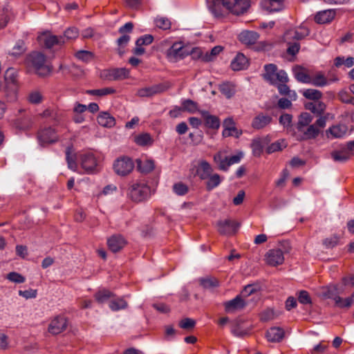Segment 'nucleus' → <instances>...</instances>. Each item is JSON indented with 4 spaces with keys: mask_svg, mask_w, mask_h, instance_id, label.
Segmentation results:
<instances>
[{
    "mask_svg": "<svg viewBox=\"0 0 354 354\" xmlns=\"http://www.w3.org/2000/svg\"><path fill=\"white\" fill-rule=\"evenodd\" d=\"M27 61L38 75L44 77L50 73V67L46 64V56L42 53L32 52L28 55Z\"/></svg>",
    "mask_w": 354,
    "mask_h": 354,
    "instance_id": "1",
    "label": "nucleus"
},
{
    "mask_svg": "<svg viewBox=\"0 0 354 354\" xmlns=\"http://www.w3.org/2000/svg\"><path fill=\"white\" fill-rule=\"evenodd\" d=\"M127 196L134 202H142L151 196V188L145 183L136 182L129 187Z\"/></svg>",
    "mask_w": 354,
    "mask_h": 354,
    "instance_id": "2",
    "label": "nucleus"
},
{
    "mask_svg": "<svg viewBox=\"0 0 354 354\" xmlns=\"http://www.w3.org/2000/svg\"><path fill=\"white\" fill-rule=\"evenodd\" d=\"M265 73L263 77L265 80L272 85H276L277 82L281 83H287L289 80L287 73L281 70L277 71V67L275 64H269L264 66Z\"/></svg>",
    "mask_w": 354,
    "mask_h": 354,
    "instance_id": "3",
    "label": "nucleus"
},
{
    "mask_svg": "<svg viewBox=\"0 0 354 354\" xmlns=\"http://www.w3.org/2000/svg\"><path fill=\"white\" fill-rule=\"evenodd\" d=\"M243 158L241 152L232 156H226L222 151H218L214 156V161L218 165L219 169L227 171L230 166L239 163Z\"/></svg>",
    "mask_w": 354,
    "mask_h": 354,
    "instance_id": "4",
    "label": "nucleus"
},
{
    "mask_svg": "<svg viewBox=\"0 0 354 354\" xmlns=\"http://www.w3.org/2000/svg\"><path fill=\"white\" fill-rule=\"evenodd\" d=\"M113 167L116 174L120 176H126L133 171L134 163L130 158L121 156L114 161Z\"/></svg>",
    "mask_w": 354,
    "mask_h": 354,
    "instance_id": "5",
    "label": "nucleus"
},
{
    "mask_svg": "<svg viewBox=\"0 0 354 354\" xmlns=\"http://www.w3.org/2000/svg\"><path fill=\"white\" fill-rule=\"evenodd\" d=\"M310 34V30L304 24L296 28L289 29L286 31L283 35L284 41L290 43L292 40H301Z\"/></svg>",
    "mask_w": 354,
    "mask_h": 354,
    "instance_id": "6",
    "label": "nucleus"
},
{
    "mask_svg": "<svg viewBox=\"0 0 354 354\" xmlns=\"http://www.w3.org/2000/svg\"><path fill=\"white\" fill-rule=\"evenodd\" d=\"M38 140L41 145L52 144L58 141L59 136L56 131L51 128H44L38 132Z\"/></svg>",
    "mask_w": 354,
    "mask_h": 354,
    "instance_id": "7",
    "label": "nucleus"
},
{
    "mask_svg": "<svg viewBox=\"0 0 354 354\" xmlns=\"http://www.w3.org/2000/svg\"><path fill=\"white\" fill-rule=\"evenodd\" d=\"M218 231L223 235H232L236 233L239 227V223L235 221L225 219L217 223Z\"/></svg>",
    "mask_w": 354,
    "mask_h": 354,
    "instance_id": "8",
    "label": "nucleus"
},
{
    "mask_svg": "<svg viewBox=\"0 0 354 354\" xmlns=\"http://www.w3.org/2000/svg\"><path fill=\"white\" fill-rule=\"evenodd\" d=\"M188 55L181 43H174L167 52V58L171 62L183 59Z\"/></svg>",
    "mask_w": 354,
    "mask_h": 354,
    "instance_id": "9",
    "label": "nucleus"
},
{
    "mask_svg": "<svg viewBox=\"0 0 354 354\" xmlns=\"http://www.w3.org/2000/svg\"><path fill=\"white\" fill-rule=\"evenodd\" d=\"M248 303V301L243 299L242 296L237 295L235 298L224 304L225 310L228 313H232L243 309Z\"/></svg>",
    "mask_w": 354,
    "mask_h": 354,
    "instance_id": "10",
    "label": "nucleus"
},
{
    "mask_svg": "<svg viewBox=\"0 0 354 354\" xmlns=\"http://www.w3.org/2000/svg\"><path fill=\"white\" fill-rule=\"evenodd\" d=\"M38 39L42 42L47 48H51L55 45H62L65 43L62 36L57 37L47 32H44L38 37Z\"/></svg>",
    "mask_w": 354,
    "mask_h": 354,
    "instance_id": "11",
    "label": "nucleus"
},
{
    "mask_svg": "<svg viewBox=\"0 0 354 354\" xmlns=\"http://www.w3.org/2000/svg\"><path fill=\"white\" fill-rule=\"evenodd\" d=\"M67 327V320L64 316H57L53 319L48 326V332L57 335L63 332Z\"/></svg>",
    "mask_w": 354,
    "mask_h": 354,
    "instance_id": "12",
    "label": "nucleus"
},
{
    "mask_svg": "<svg viewBox=\"0 0 354 354\" xmlns=\"http://www.w3.org/2000/svg\"><path fill=\"white\" fill-rule=\"evenodd\" d=\"M266 260L272 266L281 265L284 261L283 253L280 249L270 250L266 254Z\"/></svg>",
    "mask_w": 354,
    "mask_h": 354,
    "instance_id": "13",
    "label": "nucleus"
},
{
    "mask_svg": "<svg viewBox=\"0 0 354 354\" xmlns=\"http://www.w3.org/2000/svg\"><path fill=\"white\" fill-rule=\"evenodd\" d=\"M225 1H207V7L215 17H222L228 12Z\"/></svg>",
    "mask_w": 354,
    "mask_h": 354,
    "instance_id": "14",
    "label": "nucleus"
},
{
    "mask_svg": "<svg viewBox=\"0 0 354 354\" xmlns=\"http://www.w3.org/2000/svg\"><path fill=\"white\" fill-rule=\"evenodd\" d=\"M227 3L228 12L233 15H243L250 6V1H225Z\"/></svg>",
    "mask_w": 354,
    "mask_h": 354,
    "instance_id": "15",
    "label": "nucleus"
},
{
    "mask_svg": "<svg viewBox=\"0 0 354 354\" xmlns=\"http://www.w3.org/2000/svg\"><path fill=\"white\" fill-rule=\"evenodd\" d=\"M168 87L163 84H155L149 87L142 88L138 91L140 97H151L165 91Z\"/></svg>",
    "mask_w": 354,
    "mask_h": 354,
    "instance_id": "16",
    "label": "nucleus"
},
{
    "mask_svg": "<svg viewBox=\"0 0 354 354\" xmlns=\"http://www.w3.org/2000/svg\"><path fill=\"white\" fill-rule=\"evenodd\" d=\"M82 167L87 172H93L97 167V160L92 153H86L81 155Z\"/></svg>",
    "mask_w": 354,
    "mask_h": 354,
    "instance_id": "17",
    "label": "nucleus"
},
{
    "mask_svg": "<svg viewBox=\"0 0 354 354\" xmlns=\"http://www.w3.org/2000/svg\"><path fill=\"white\" fill-rule=\"evenodd\" d=\"M127 241L120 234H114L107 240V245L109 250L115 253L122 250L126 245Z\"/></svg>",
    "mask_w": 354,
    "mask_h": 354,
    "instance_id": "18",
    "label": "nucleus"
},
{
    "mask_svg": "<svg viewBox=\"0 0 354 354\" xmlns=\"http://www.w3.org/2000/svg\"><path fill=\"white\" fill-rule=\"evenodd\" d=\"M272 118L268 114L259 113L252 120L251 126L254 129H261L271 123Z\"/></svg>",
    "mask_w": 354,
    "mask_h": 354,
    "instance_id": "19",
    "label": "nucleus"
},
{
    "mask_svg": "<svg viewBox=\"0 0 354 354\" xmlns=\"http://www.w3.org/2000/svg\"><path fill=\"white\" fill-rule=\"evenodd\" d=\"M15 18V13L8 3H6L1 8L0 13V28H4L10 21Z\"/></svg>",
    "mask_w": 354,
    "mask_h": 354,
    "instance_id": "20",
    "label": "nucleus"
},
{
    "mask_svg": "<svg viewBox=\"0 0 354 354\" xmlns=\"http://www.w3.org/2000/svg\"><path fill=\"white\" fill-rule=\"evenodd\" d=\"M239 41L245 45L254 44L259 37V35L254 31L244 30L239 35Z\"/></svg>",
    "mask_w": 354,
    "mask_h": 354,
    "instance_id": "21",
    "label": "nucleus"
},
{
    "mask_svg": "<svg viewBox=\"0 0 354 354\" xmlns=\"http://www.w3.org/2000/svg\"><path fill=\"white\" fill-rule=\"evenodd\" d=\"M335 10L333 9H328L320 11L317 13L315 17V21L319 24H328L332 21L335 16Z\"/></svg>",
    "mask_w": 354,
    "mask_h": 354,
    "instance_id": "22",
    "label": "nucleus"
},
{
    "mask_svg": "<svg viewBox=\"0 0 354 354\" xmlns=\"http://www.w3.org/2000/svg\"><path fill=\"white\" fill-rule=\"evenodd\" d=\"M201 115L203 118L207 127L212 129H218L220 127V120L218 117L209 114L207 111H201Z\"/></svg>",
    "mask_w": 354,
    "mask_h": 354,
    "instance_id": "23",
    "label": "nucleus"
},
{
    "mask_svg": "<svg viewBox=\"0 0 354 354\" xmlns=\"http://www.w3.org/2000/svg\"><path fill=\"white\" fill-rule=\"evenodd\" d=\"M261 6L268 13L280 12L286 7L283 1H261Z\"/></svg>",
    "mask_w": 354,
    "mask_h": 354,
    "instance_id": "24",
    "label": "nucleus"
},
{
    "mask_svg": "<svg viewBox=\"0 0 354 354\" xmlns=\"http://www.w3.org/2000/svg\"><path fill=\"white\" fill-rule=\"evenodd\" d=\"M284 330L279 327H272L266 332V338L270 342H279L284 337Z\"/></svg>",
    "mask_w": 354,
    "mask_h": 354,
    "instance_id": "25",
    "label": "nucleus"
},
{
    "mask_svg": "<svg viewBox=\"0 0 354 354\" xmlns=\"http://www.w3.org/2000/svg\"><path fill=\"white\" fill-rule=\"evenodd\" d=\"M248 65V59L243 53H238L231 62V68L233 71L245 69Z\"/></svg>",
    "mask_w": 354,
    "mask_h": 354,
    "instance_id": "26",
    "label": "nucleus"
},
{
    "mask_svg": "<svg viewBox=\"0 0 354 354\" xmlns=\"http://www.w3.org/2000/svg\"><path fill=\"white\" fill-rule=\"evenodd\" d=\"M213 169L212 166L206 160L201 161L196 170L197 175L201 180H206L209 177Z\"/></svg>",
    "mask_w": 354,
    "mask_h": 354,
    "instance_id": "27",
    "label": "nucleus"
},
{
    "mask_svg": "<svg viewBox=\"0 0 354 354\" xmlns=\"http://www.w3.org/2000/svg\"><path fill=\"white\" fill-rule=\"evenodd\" d=\"M97 120L100 126L106 128H111L115 124V118L108 112L100 113L97 118Z\"/></svg>",
    "mask_w": 354,
    "mask_h": 354,
    "instance_id": "28",
    "label": "nucleus"
},
{
    "mask_svg": "<svg viewBox=\"0 0 354 354\" xmlns=\"http://www.w3.org/2000/svg\"><path fill=\"white\" fill-rule=\"evenodd\" d=\"M137 168L141 173L148 174L154 169V162L147 158L136 160Z\"/></svg>",
    "mask_w": 354,
    "mask_h": 354,
    "instance_id": "29",
    "label": "nucleus"
},
{
    "mask_svg": "<svg viewBox=\"0 0 354 354\" xmlns=\"http://www.w3.org/2000/svg\"><path fill=\"white\" fill-rule=\"evenodd\" d=\"M302 135L301 140H309L315 138L319 133V129L315 127V124H311L304 128V131H298Z\"/></svg>",
    "mask_w": 354,
    "mask_h": 354,
    "instance_id": "30",
    "label": "nucleus"
},
{
    "mask_svg": "<svg viewBox=\"0 0 354 354\" xmlns=\"http://www.w3.org/2000/svg\"><path fill=\"white\" fill-rule=\"evenodd\" d=\"M293 73L295 79L298 82L305 84L310 83V80L311 77L310 76V75L308 74L306 70L304 68L297 66L294 68Z\"/></svg>",
    "mask_w": 354,
    "mask_h": 354,
    "instance_id": "31",
    "label": "nucleus"
},
{
    "mask_svg": "<svg viewBox=\"0 0 354 354\" xmlns=\"http://www.w3.org/2000/svg\"><path fill=\"white\" fill-rule=\"evenodd\" d=\"M305 108L317 115H321L324 113L326 106L323 102L315 101L314 102L306 103Z\"/></svg>",
    "mask_w": 354,
    "mask_h": 354,
    "instance_id": "32",
    "label": "nucleus"
},
{
    "mask_svg": "<svg viewBox=\"0 0 354 354\" xmlns=\"http://www.w3.org/2000/svg\"><path fill=\"white\" fill-rule=\"evenodd\" d=\"M178 111H186L189 113H194L197 111L200 113V110L198 109V104L189 99L184 100L181 102V106L179 107Z\"/></svg>",
    "mask_w": 354,
    "mask_h": 354,
    "instance_id": "33",
    "label": "nucleus"
},
{
    "mask_svg": "<svg viewBox=\"0 0 354 354\" xmlns=\"http://www.w3.org/2000/svg\"><path fill=\"white\" fill-rule=\"evenodd\" d=\"M277 87L279 93L281 95L288 96L290 100H296L297 95L295 91H291L286 83L277 82Z\"/></svg>",
    "mask_w": 354,
    "mask_h": 354,
    "instance_id": "34",
    "label": "nucleus"
},
{
    "mask_svg": "<svg viewBox=\"0 0 354 354\" xmlns=\"http://www.w3.org/2000/svg\"><path fill=\"white\" fill-rule=\"evenodd\" d=\"M260 286L257 284H249L243 288L241 291L240 296L242 298H246L251 295H254L255 297H259L260 295Z\"/></svg>",
    "mask_w": 354,
    "mask_h": 354,
    "instance_id": "35",
    "label": "nucleus"
},
{
    "mask_svg": "<svg viewBox=\"0 0 354 354\" xmlns=\"http://www.w3.org/2000/svg\"><path fill=\"white\" fill-rule=\"evenodd\" d=\"M352 156V152H349V150L346 149L345 147L342 148L339 151H334L331 153V157L336 162H346Z\"/></svg>",
    "mask_w": 354,
    "mask_h": 354,
    "instance_id": "36",
    "label": "nucleus"
},
{
    "mask_svg": "<svg viewBox=\"0 0 354 354\" xmlns=\"http://www.w3.org/2000/svg\"><path fill=\"white\" fill-rule=\"evenodd\" d=\"M95 300L102 304L108 301L110 298L114 297V294L109 290L102 289L98 290L94 295Z\"/></svg>",
    "mask_w": 354,
    "mask_h": 354,
    "instance_id": "37",
    "label": "nucleus"
},
{
    "mask_svg": "<svg viewBox=\"0 0 354 354\" xmlns=\"http://www.w3.org/2000/svg\"><path fill=\"white\" fill-rule=\"evenodd\" d=\"M313 117L308 113H302L299 118V121L297 124V129L298 131H304V128L309 125L312 122Z\"/></svg>",
    "mask_w": 354,
    "mask_h": 354,
    "instance_id": "38",
    "label": "nucleus"
},
{
    "mask_svg": "<svg viewBox=\"0 0 354 354\" xmlns=\"http://www.w3.org/2000/svg\"><path fill=\"white\" fill-rule=\"evenodd\" d=\"M41 115L42 117L49 118L55 122H59L62 118V113L60 111L51 109H47L44 111Z\"/></svg>",
    "mask_w": 354,
    "mask_h": 354,
    "instance_id": "39",
    "label": "nucleus"
},
{
    "mask_svg": "<svg viewBox=\"0 0 354 354\" xmlns=\"http://www.w3.org/2000/svg\"><path fill=\"white\" fill-rule=\"evenodd\" d=\"M315 86L322 87L328 84V80L322 73H318L310 77V83Z\"/></svg>",
    "mask_w": 354,
    "mask_h": 354,
    "instance_id": "40",
    "label": "nucleus"
},
{
    "mask_svg": "<svg viewBox=\"0 0 354 354\" xmlns=\"http://www.w3.org/2000/svg\"><path fill=\"white\" fill-rule=\"evenodd\" d=\"M128 306L127 302L122 297L112 299L109 303V308L113 311H118L120 310L125 309Z\"/></svg>",
    "mask_w": 354,
    "mask_h": 354,
    "instance_id": "41",
    "label": "nucleus"
},
{
    "mask_svg": "<svg viewBox=\"0 0 354 354\" xmlns=\"http://www.w3.org/2000/svg\"><path fill=\"white\" fill-rule=\"evenodd\" d=\"M206 180H207L206 182V189L207 191H211L218 187L221 182V177L218 174H211Z\"/></svg>",
    "mask_w": 354,
    "mask_h": 354,
    "instance_id": "42",
    "label": "nucleus"
},
{
    "mask_svg": "<svg viewBox=\"0 0 354 354\" xmlns=\"http://www.w3.org/2000/svg\"><path fill=\"white\" fill-rule=\"evenodd\" d=\"M334 64L337 68L342 65H344L347 68H351L354 66V57H348L347 58H345L344 57H337L334 59Z\"/></svg>",
    "mask_w": 354,
    "mask_h": 354,
    "instance_id": "43",
    "label": "nucleus"
},
{
    "mask_svg": "<svg viewBox=\"0 0 354 354\" xmlns=\"http://www.w3.org/2000/svg\"><path fill=\"white\" fill-rule=\"evenodd\" d=\"M66 159L68 163V167L71 169L75 170L77 168L76 156L73 153L72 147H68L66 149Z\"/></svg>",
    "mask_w": 354,
    "mask_h": 354,
    "instance_id": "44",
    "label": "nucleus"
},
{
    "mask_svg": "<svg viewBox=\"0 0 354 354\" xmlns=\"http://www.w3.org/2000/svg\"><path fill=\"white\" fill-rule=\"evenodd\" d=\"M347 129L346 125L339 124L330 127L328 131L334 138H342L346 133Z\"/></svg>",
    "mask_w": 354,
    "mask_h": 354,
    "instance_id": "45",
    "label": "nucleus"
},
{
    "mask_svg": "<svg viewBox=\"0 0 354 354\" xmlns=\"http://www.w3.org/2000/svg\"><path fill=\"white\" fill-rule=\"evenodd\" d=\"M200 285L204 288H213L218 286L219 283L216 278L207 277L205 278H201L199 279Z\"/></svg>",
    "mask_w": 354,
    "mask_h": 354,
    "instance_id": "46",
    "label": "nucleus"
},
{
    "mask_svg": "<svg viewBox=\"0 0 354 354\" xmlns=\"http://www.w3.org/2000/svg\"><path fill=\"white\" fill-rule=\"evenodd\" d=\"M219 90L226 97L230 98L235 93L234 86L230 82H225L219 86Z\"/></svg>",
    "mask_w": 354,
    "mask_h": 354,
    "instance_id": "47",
    "label": "nucleus"
},
{
    "mask_svg": "<svg viewBox=\"0 0 354 354\" xmlns=\"http://www.w3.org/2000/svg\"><path fill=\"white\" fill-rule=\"evenodd\" d=\"M17 73L14 68H9L6 71L5 75H4V78H5L6 82L8 85L12 84L15 86L16 84H17Z\"/></svg>",
    "mask_w": 354,
    "mask_h": 354,
    "instance_id": "48",
    "label": "nucleus"
},
{
    "mask_svg": "<svg viewBox=\"0 0 354 354\" xmlns=\"http://www.w3.org/2000/svg\"><path fill=\"white\" fill-rule=\"evenodd\" d=\"M113 73L114 81L127 79L129 77V71L126 68H113Z\"/></svg>",
    "mask_w": 354,
    "mask_h": 354,
    "instance_id": "49",
    "label": "nucleus"
},
{
    "mask_svg": "<svg viewBox=\"0 0 354 354\" xmlns=\"http://www.w3.org/2000/svg\"><path fill=\"white\" fill-rule=\"evenodd\" d=\"M303 95L307 99L319 101L322 97V93L319 90L308 88L303 91Z\"/></svg>",
    "mask_w": 354,
    "mask_h": 354,
    "instance_id": "50",
    "label": "nucleus"
},
{
    "mask_svg": "<svg viewBox=\"0 0 354 354\" xmlns=\"http://www.w3.org/2000/svg\"><path fill=\"white\" fill-rule=\"evenodd\" d=\"M335 304L336 306L343 308H349L353 304V297L352 295L349 297L346 298H342L339 297V295H337V297H335Z\"/></svg>",
    "mask_w": 354,
    "mask_h": 354,
    "instance_id": "51",
    "label": "nucleus"
},
{
    "mask_svg": "<svg viewBox=\"0 0 354 354\" xmlns=\"http://www.w3.org/2000/svg\"><path fill=\"white\" fill-rule=\"evenodd\" d=\"M342 292L339 290L337 286H330L324 289L323 295L324 297L328 299H331L333 301L335 297H337Z\"/></svg>",
    "mask_w": 354,
    "mask_h": 354,
    "instance_id": "52",
    "label": "nucleus"
},
{
    "mask_svg": "<svg viewBox=\"0 0 354 354\" xmlns=\"http://www.w3.org/2000/svg\"><path fill=\"white\" fill-rule=\"evenodd\" d=\"M115 92V90L113 88H103L100 89H93L87 90L86 93L92 95L104 96L109 94H113Z\"/></svg>",
    "mask_w": 354,
    "mask_h": 354,
    "instance_id": "53",
    "label": "nucleus"
},
{
    "mask_svg": "<svg viewBox=\"0 0 354 354\" xmlns=\"http://www.w3.org/2000/svg\"><path fill=\"white\" fill-rule=\"evenodd\" d=\"M135 142L140 146L151 145L153 140L149 133H142L135 138Z\"/></svg>",
    "mask_w": 354,
    "mask_h": 354,
    "instance_id": "54",
    "label": "nucleus"
},
{
    "mask_svg": "<svg viewBox=\"0 0 354 354\" xmlns=\"http://www.w3.org/2000/svg\"><path fill=\"white\" fill-rule=\"evenodd\" d=\"M172 189L174 192L178 196H184L189 192L188 186L182 182L174 184Z\"/></svg>",
    "mask_w": 354,
    "mask_h": 354,
    "instance_id": "55",
    "label": "nucleus"
},
{
    "mask_svg": "<svg viewBox=\"0 0 354 354\" xmlns=\"http://www.w3.org/2000/svg\"><path fill=\"white\" fill-rule=\"evenodd\" d=\"M75 57L84 62H88L93 57V54L88 50H81L75 53Z\"/></svg>",
    "mask_w": 354,
    "mask_h": 354,
    "instance_id": "56",
    "label": "nucleus"
},
{
    "mask_svg": "<svg viewBox=\"0 0 354 354\" xmlns=\"http://www.w3.org/2000/svg\"><path fill=\"white\" fill-rule=\"evenodd\" d=\"M78 36H79L78 29L75 27H70L64 31V36L62 37L64 38V40L65 41V39L67 40L75 39Z\"/></svg>",
    "mask_w": 354,
    "mask_h": 354,
    "instance_id": "57",
    "label": "nucleus"
},
{
    "mask_svg": "<svg viewBox=\"0 0 354 354\" xmlns=\"http://www.w3.org/2000/svg\"><path fill=\"white\" fill-rule=\"evenodd\" d=\"M286 147L283 140H277L272 143L267 149L268 153H272L282 150Z\"/></svg>",
    "mask_w": 354,
    "mask_h": 354,
    "instance_id": "58",
    "label": "nucleus"
},
{
    "mask_svg": "<svg viewBox=\"0 0 354 354\" xmlns=\"http://www.w3.org/2000/svg\"><path fill=\"white\" fill-rule=\"evenodd\" d=\"M223 136L224 137L230 136V134H232V132H230V129L234 127L233 119L230 118H226L223 122Z\"/></svg>",
    "mask_w": 354,
    "mask_h": 354,
    "instance_id": "59",
    "label": "nucleus"
},
{
    "mask_svg": "<svg viewBox=\"0 0 354 354\" xmlns=\"http://www.w3.org/2000/svg\"><path fill=\"white\" fill-rule=\"evenodd\" d=\"M155 23L158 28L162 30H168L171 28V22L166 17L157 18L155 20Z\"/></svg>",
    "mask_w": 354,
    "mask_h": 354,
    "instance_id": "60",
    "label": "nucleus"
},
{
    "mask_svg": "<svg viewBox=\"0 0 354 354\" xmlns=\"http://www.w3.org/2000/svg\"><path fill=\"white\" fill-rule=\"evenodd\" d=\"M292 115L288 113L282 114L279 119L280 124L285 128L292 127Z\"/></svg>",
    "mask_w": 354,
    "mask_h": 354,
    "instance_id": "61",
    "label": "nucleus"
},
{
    "mask_svg": "<svg viewBox=\"0 0 354 354\" xmlns=\"http://www.w3.org/2000/svg\"><path fill=\"white\" fill-rule=\"evenodd\" d=\"M7 279L12 282L17 283H24L26 280L25 277L21 274L16 272H11L8 274Z\"/></svg>",
    "mask_w": 354,
    "mask_h": 354,
    "instance_id": "62",
    "label": "nucleus"
},
{
    "mask_svg": "<svg viewBox=\"0 0 354 354\" xmlns=\"http://www.w3.org/2000/svg\"><path fill=\"white\" fill-rule=\"evenodd\" d=\"M298 300L302 304H310L312 303L310 295L306 290H301L298 292Z\"/></svg>",
    "mask_w": 354,
    "mask_h": 354,
    "instance_id": "63",
    "label": "nucleus"
},
{
    "mask_svg": "<svg viewBox=\"0 0 354 354\" xmlns=\"http://www.w3.org/2000/svg\"><path fill=\"white\" fill-rule=\"evenodd\" d=\"M25 51V48L24 46V43L22 41H19L16 44V45L12 49V51L9 53L10 55L17 57L21 55Z\"/></svg>",
    "mask_w": 354,
    "mask_h": 354,
    "instance_id": "64",
    "label": "nucleus"
}]
</instances>
